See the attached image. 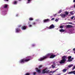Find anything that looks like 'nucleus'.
<instances>
[{"label":"nucleus","instance_id":"obj_16","mask_svg":"<svg viewBox=\"0 0 75 75\" xmlns=\"http://www.w3.org/2000/svg\"><path fill=\"white\" fill-rule=\"evenodd\" d=\"M67 71V69H64L63 70H62V71L63 72H65Z\"/></svg>","mask_w":75,"mask_h":75},{"label":"nucleus","instance_id":"obj_19","mask_svg":"<svg viewBox=\"0 0 75 75\" xmlns=\"http://www.w3.org/2000/svg\"><path fill=\"white\" fill-rule=\"evenodd\" d=\"M29 19L30 21H31V20H34V19H33V18H29Z\"/></svg>","mask_w":75,"mask_h":75},{"label":"nucleus","instance_id":"obj_48","mask_svg":"<svg viewBox=\"0 0 75 75\" xmlns=\"http://www.w3.org/2000/svg\"><path fill=\"white\" fill-rule=\"evenodd\" d=\"M52 71H50L49 72H52Z\"/></svg>","mask_w":75,"mask_h":75},{"label":"nucleus","instance_id":"obj_6","mask_svg":"<svg viewBox=\"0 0 75 75\" xmlns=\"http://www.w3.org/2000/svg\"><path fill=\"white\" fill-rule=\"evenodd\" d=\"M73 74L74 75H75V70L69 72L68 73V74Z\"/></svg>","mask_w":75,"mask_h":75},{"label":"nucleus","instance_id":"obj_30","mask_svg":"<svg viewBox=\"0 0 75 75\" xmlns=\"http://www.w3.org/2000/svg\"><path fill=\"white\" fill-rule=\"evenodd\" d=\"M29 27H32V25H29Z\"/></svg>","mask_w":75,"mask_h":75},{"label":"nucleus","instance_id":"obj_47","mask_svg":"<svg viewBox=\"0 0 75 75\" xmlns=\"http://www.w3.org/2000/svg\"><path fill=\"white\" fill-rule=\"evenodd\" d=\"M52 67L53 68H54V66L52 65Z\"/></svg>","mask_w":75,"mask_h":75},{"label":"nucleus","instance_id":"obj_53","mask_svg":"<svg viewBox=\"0 0 75 75\" xmlns=\"http://www.w3.org/2000/svg\"><path fill=\"white\" fill-rule=\"evenodd\" d=\"M28 24H29V23H28Z\"/></svg>","mask_w":75,"mask_h":75},{"label":"nucleus","instance_id":"obj_31","mask_svg":"<svg viewBox=\"0 0 75 75\" xmlns=\"http://www.w3.org/2000/svg\"><path fill=\"white\" fill-rule=\"evenodd\" d=\"M36 70L37 72H38V68H36L35 69Z\"/></svg>","mask_w":75,"mask_h":75},{"label":"nucleus","instance_id":"obj_8","mask_svg":"<svg viewBox=\"0 0 75 75\" xmlns=\"http://www.w3.org/2000/svg\"><path fill=\"white\" fill-rule=\"evenodd\" d=\"M48 21H50V20L48 19H45L43 20L44 23H46V22H48Z\"/></svg>","mask_w":75,"mask_h":75},{"label":"nucleus","instance_id":"obj_4","mask_svg":"<svg viewBox=\"0 0 75 75\" xmlns=\"http://www.w3.org/2000/svg\"><path fill=\"white\" fill-rule=\"evenodd\" d=\"M45 70H46V69H43L42 71V74H45V73H46V74H47L49 72V71H50V70H46L45 71Z\"/></svg>","mask_w":75,"mask_h":75},{"label":"nucleus","instance_id":"obj_42","mask_svg":"<svg viewBox=\"0 0 75 75\" xmlns=\"http://www.w3.org/2000/svg\"><path fill=\"white\" fill-rule=\"evenodd\" d=\"M73 59H74V58H71V60H73Z\"/></svg>","mask_w":75,"mask_h":75},{"label":"nucleus","instance_id":"obj_38","mask_svg":"<svg viewBox=\"0 0 75 75\" xmlns=\"http://www.w3.org/2000/svg\"><path fill=\"white\" fill-rule=\"evenodd\" d=\"M58 20L57 19H56L55 20V21H58Z\"/></svg>","mask_w":75,"mask_h":75},{"label":"nucleus","instance_id":"obj_32","mask_svg":"<svg viewBox=\"0 0 75 75\" xmlns=\"http://www.w3.org/2000/svg\"><path fill=\"white\" fill-rule=\"evenodd\" d=\"M74 16H72L71 17V19H74Z\"/></svg>","mask_w":75,"mask_h":75},{"label":"nucleus","instance_id":"obj_41","mask_svg":"<svg viewBox=\"0 0 75 75\" xmlns=\"http://www.w3.org/2000/svg\"><path fill=\"white\" fill-rule=\"evenodd\" d=\"M61 73H59V74H57L56 75H61Z\"/></svg>","mask_w":75,"mask_h":75},{"label":"nucleus","instance_id":"obj_23","mask_svg":"<svg viewBox=\"0 0 75 75\" xmlns=\"http://www.w3.org/2000/svg\"><path fill=\"white\" fill-rule=\"evenodd\" d=\"M25 75H30V73H27Z\"/></svg>","mask_w":75,"mask_h":75},{"label":"nucleus","instance_id":"obj_14","mask_svg":"<svg viewBox=\"0 0 75 75\" xmlns=\"http://www.w3.org/2000/svg\"><path fill=\"white\" fill-rule=\"evenodd\" d=\"M59 31H60V32H64L65 30L62 29L59 30Z\"/></svg>","mask_w":75,"mask_h":75},{"label":"nucleus","instance_id":"obj_17","mask_svg":"<svg viewBox=\"0 0 75 75\" xmlns=\"http://www.w3.org/2000/svg\"><path fill=\"white\" fill-rule=\"evenodd\" d=\"M7 6H8L7 4H5L4 5V8H7Z\"/></svg>","mask_w":75,"mask_h":75},{"label":"nucleus","instance_id":"obj_26","mask_svg":"<svg viewBox=\"0 0 75 75\" xmlns=\"http://www.w3.org/2000/svg\"><path fill=\"white\" fill-rule=\"evenodd\" d=\"M75 69V66H74L72 69L74 70Z\"/></svg>","mask_w":75,"mask_h":75},{"label":"nucleus","instance_id":"obj_15","mask_svg":"<svg viewBox=\"0 0 75 75\" xmlns=\"http://www.w3.org/2000/svg\"><path fill=\"white\" fill-rule=\"evenodd\" d=\"M71 27H72V25H67V28H71Z\"/></svg>","mask_w":75,"mask_h":75},{"label":"nucleus","instance_id":"obj_10","mask_svg":"<svg viewBox=\"0 0 75 75\" xmlns=\"http://www.w3.org/2000/svg\"><path fill=\"white\" fill-rule=\"evenodd\" d=\"M27 26H23L21 27V29H22V30H25Z\"/></svg>","mask_w":75,"mask_h":75},{"label":"nucleus","instance_id":"obj_35","mask_svg":"<svg viewBox=\"0 0 75 75\" xmlns=\"http://www.w3.org/2000/svg\"><path fill=\"white\" fill-rule=\"evenodd\" d=\"M56 71H55V70L52 73V74H53V73H54V72H55Z\"/></svg>","mask_w":75,"mask_h":75},{"label":"nucleus","instance_id":"obj_7","mask_svg":"<svg viewBox=\"0 0 75 75\" xmlns=\"http://www.w3.org/2000/svg\"><path fill=\"white\" fill-rule=\"evenodd\" d=\"M71 58H72V57L71 56H69L68 57V61H69V62H71V61H72V60L70 59Z\"/></svg>","mask_w":75,"mask_h":75},{"label":"nucleus","instance_id":"obj_40","mask_svg":"<svg viewBox=\"0 0 75 75\" xmlns=\"http://www.w3.org/2000/svg\"><path fill=\"white\" fill-rule=\"evenodd\" d=\"M73 50L74 51H75V48L73 49Z\"/></svg>","mask_w":75,"mask_h":75},{"label":"nucleus","instance_id":"obj_44","mask_svg":"<svg viewBox=\"0 0 75 75\" xmlns=\"http://www.w3.org/2000/svg\"><path fill=\"white\" fill-rule=\"evenodd\" d=\"M58 69H56L55 71H57V70H58Z\"/></svg>","mask_w":75,"mask_h":75},{"label":"nucleus","instance_id":"obj_50","mask_svg":"<svg viewBox=\"0 0 75 75\" xmlns=\"http://www.w3.org/2000/svg\"><path fill=\"white\" fill-rule=\"evenodd\" d=\"M74 8H75V5H74Z\"/></svg>","mask_w":75,"mask_h":75},{"label":"nucleus","instance_id":"obj_46","mask_svg":"<svg viewBox=\"0 0 75 75\" xmlns=\"http://www.w3.org/2000/svg\"><path fill=\"white\" fill-rule=\"evenodd\" d=\"M57 15V14H55L54 15V16H56Z\"/></svg>","mask_w":75,"mask_h":75},{"label":"nucleus","instance_id":"obj_43","mask_svg":"<svg viewBox=\"0 0 75 75\" xmlns=\"http://www.w3.org/2000/svg\"><path fill=\"white\" fill-rule=\"evenodd\" d=\"M73 2L75 3V0H73Z\"/></svg>","mask_w":75,"mask_h":75},{"label":"nucleus","instance_id":"obj_33","mask_svg":"<svg viewBox=\"0 0 75 75\" xmlns=\"http://www.w3.org/2000/svg\"><path fill=\"white\" fill-rule=\"evenodd\" d=\"M32 47H34V46H35V45L33 44L32 45Z\"/></svg>","mask_w":75,"mask_h":75},{"label":"nucleus","instance_id":"obj_24","mask_svg":"<svg viewBox=\"0 0 75 75\" xmlns=\"http://www.w3.org/2000/svg\"><path fill=\"white\" fill-rule=\"evenodd\" d=\"M70 14H71V15H72V14H73V12L71 11L70 12Z\"/></svg>","mask_w":75,"mask_h":75},{"label":"nucleus","instance_id":"obj_21","mask_svg":"<svg viewBox=\"0 0 75 75\" xmlns=\"http://www.w3.org/2000/svg\"><path fill=\"white\" fill-rule=\"evenodd\" d=\"M14 4H17V1H14Z\"/></svg>","mask_w":75,"mask_h":75},{"label":"nucleus","instance_id":"obj_22","mask_svg":"<svg viewBox=\"0 0 75 75\" xmlns=\"http://www.w3.org/2000/svg\"><path fill=\"white\" fill-rule=\"evenodd\" d=\"M63 27H64V26L61 25L59 27V28H63Z\"/></svg>","mask_w":75,"mask_h":75},{"label":"nucleus","instance_id":"obj_11","mask_svg":"<svg viewBox=\"0 0 75 75\" xmlns=\"http://www.w3.org/2000/svg\"><path fill=\"white\" fill-rule=\"evenodd\" d=\"M67 56H64L62 57V59H67Z\"/></svg>","mask_w":75,"mask_h":75},{"label":"nucleus","instance_id":"obj_28","mask_svg":"<svg viewBox=\"0 0 75 75\" xmlns=\"http://www.w3.org/2000/svg\"><path fill=\"white\" fill-rule=\"evenodd\" d=\"M35 74H36V72H34L33 73V74L34 75H35Z\"/></svg>","mask_w":75,"mask_h":75},{"label":"nucleus","instance_id":"obj_36","mask_svg":"<svg viewBox=\"0 0 75 75\" xmlns=\"http://www.w3.org/2000/svg\"><path fill=\"white\" fill-rule=\"evenodd\" d=\"M21 27V25H20L18 26V27Z\"/></svg>","mask_w":75,"mask_h":75},{"label":"nucleus","instance_id":"obj_12","mask_svg":"<svg viewBox=\"0 0 75 75\" xmlns=\"http://www.w3.org/2000/svg\"><path fill=\"white\" fill-rule=\"evenodd\" d=\"M16 33H18L20 31V29L19 28H16Z\"/></svg>","mask_w":75,"mask_h":75},{"label":"nucleus","instance_id":"obj_49","mask_svg":"<svg viewBox=\"0 0 75 75\" xmlns=\"http://www.w3.org/2000/svg\"><path fill=\"white\" fill-rule=\"evenodd\" d=\"M16 16H18V15H16Z\"/></svg>","mask_w":75,"mask_h":75},{"label":"nucleus","instance_id":"obj_34","mask_svg":"<svg viewBox=\"0 0 75 75\" xmlns=\"http://www.w3.org/2000/svg\"><path fill=\"white\" fill-rule=\"evenodd\" d=\"M5 1H8V0H4Z\"/></svg>","mask_w":75,"mask_h":75},{"label":"nucleus","instance_id":"obj_39","mask_svg":"<svg viewBox=\"0 0 75 75\" xmlns=\"http://www.w3.org/2000/svg\"><path fill=\"white\" fill-rule=\"evenodd\" d=\"M33 25H35V22H34L33 23Z\"/></svg>","mask_w":75,"mask_h":75},{"label":"nucleus","instance_id":"obj_25","mask_svg":"<svg viewBox=\"0 0 75 75\" xmlns=\"http://www.w3.org/2000/svg\"><path fill=\"white\" fill-rule=\"evenodd\" d=\"M42 65H40L39 66V68H41V67H42Z\"/></svg>","mask_w":75,"mask_h":75},{"label":"nucleus","instance_id":"obj_29","mask_svg":"<svg viewBox=\"0 0 75 75\" xmlns=\"http://www.w3.org/2000/svg\"><path fill=\"white\" fill-rule=\"evenodd\" d=\"M59 13H61V10H60L59 11Z\"/></svg>","mask_w":75,"mask_h":75},{"label":"nucleus","instance_id":"obj_45","mask_svg":"<svg viewBox=\"0 0 75 75\" xmlns=\"http://www.w3.org/2000/svg\"><path fill=\"white\" fill-rule=\"evenodd\" d=\"M53 64L54 65H55V62H53Z\"/></svg>","mask_w":75,"mask_h":75},{"label":"nucleus","instance_id":"obj_2","mask_svg":"<svg viewBox=\"0 0 75 75\" xmlns=\"http://www.w3.org/2000/svg\"><path fill=\"white\" fill-rule=\"evenodd\" d=\"M28 57H26L25 58H24L23 59H21L20 61L19 62V63H21V64H24L25 62H28V61H29L30 59H28Z\"/></svg>","mask_w":75,"mask_h":75},{"label":"nucleus","instance_id":"obj_37","mask_svg":"<svg viewBox=\"0 0 75 75\" xmlns=\"http://www.w3.org/2000/svg\"><path fill=\"white\" fill-rule=\"evenodd\" d=\"M54 18H53L51 20H54Z\"/></svg>","mask_w":75,"mask_h":75},{"label":"nucleus","instance_id":"obj_5","mask_svg":"<svg viewBox=\"0 0 75 75\" xmlns=\"http://www.w3.org/2000/svg\"><path fill=\"white\" fill-rule=\"evenodd\" d=\"M67 59H62L61 61L59 62V64H64L65 62Z\"/></svg>","mask_w":75,"mask_h":75},{"label":"nucleus","instance_id":"obj_3","mask_svg":"<svg viewBox=\"0 0 75 75\" xmlns=\"http://www.w3.org/2000/svg\"><path fill=\"white\" fill-rule=\"evenodd\" d=\"M55 26L54 25L52 24L49 27H47V28H48V29H49V30H50L51 29H52L53 28H54Z\"/></svg>","mask_w":75,"mask_h":75},{"label":"nucleus","instance_id":"obj_52","mask_svg":"<svg viewBox=\"0 0 75 75\" xmlns=\"http://www.w3.org/2000/svg\"><path fill=\"white\" fill-rule=\"evenodd\" d=\"M19 0V1H21V0Z\"/></svg>","mask_w":75,"mask_h":75},{"label":"nucleus","instance_id":"obj_18","mask_svg":"<svg viewBox=\"0 0 75 75\" xmlns=\"http://www.w3.org/2000/svg\"><path fill=\"white\" fill-rule=\"evenodd\" d=\"M73 64H70L68 65V67L69 68H71V67H73Z\"/></svg>","mask_w":75,"mask_h":75},{"label":"nucleus","instance_id":"obj_51","mask_svg":"<svg viewBox=\"0 0 75 75\" xmlns=\"http://www.w3.org/2000/svg\"><path fill=\"white\" fill-rule=\"evenodd\" d=\"M69 23V24H71V23Z\"/></svg>","mask_w":75,"mask_h":75},{"label":"nucleus","instance_id":"obj_1","mask_svg":"<svg viewBox=\"0 0 75 75\" xmlns=\"http://www.w3.org/2000/svg\"><path fill=\"white\" fill-rule=\"evenodd\" d=\"M48 56H50V58H54L56 57V55H54L52 53H49L47 54L45 56H43V58H40L38 59L39 61H42L45 59H47L48 57Z\"/></svg>","mask_w":75,"mask_h":75},{"label":"nucleus","instance_id":"obj_20","mask_svg":"<svg viewBox=\"0 0 75 75\" xmlns=\"http://www.w3.org/2000/svg\"><path fill=\"white\" fill-rule=\"evenodd\" d=\"M41 69H38V73H41Z\"/></svg>","mask_w":75,"mask_h":75},{"label":"nucleus","instance_id":"obj_13","mask_svg":"<svg viewBox=\"0 0 75 75\" xmlns=\"http://www.w3.org/2000/svg\"><path fill=\"white\" fill-rule=\"evenodd\" d=\"M64 13L65 14V15H66V16H68V15L69 14V12L67 11H66L64 12Z\"/></svg>","mask_w":75,"mask_h":75},{"label":"nucleus","instance_id":"obj_27","mask_svg":"<svg viewBox=\"0 0 75 75\" xmlns=\"http://www.w3.org/2000/svg\"><path fill=\"white\" fill-rule=\"evenodd\" d=\"M30 1H31V0H28V3H29Z\"/></svg>","mask_w":75,"mask_h":75},{"label":"nucleus","instance_id":"obj_9","mask_svg":"<svg viewBox=\"0 0 75 75\" xmlns=\"http://www.w3.org/2000/svg\"><path fill=\"white\" fill-rule=\"evenodd\" d=\"M60 16H61L62 18H65L66 16V15L65 14H61L60 15Z\"/></svg>","mask_w":75,"mask_h":75}]
</instances>
